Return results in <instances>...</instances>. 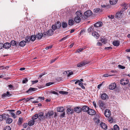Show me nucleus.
Returning a JSON list of instances; mask_svg holds the SVG:
<instances>
[{"instance_id":"nucleus-55","label":"nucleus","mask_w":130,"mask_h":130,"mask_svg":"<svg viewBox=\"0 0 130 130\" xmlns=\"http://www.w3.org/2000/svg\"><path fill=\"white\" fill-rule=\"evenodd\" d=\"M47 36V32H44L42 34V37L43 36L44 37H45Z\"/></svg>"},{"instance_id":"nucleus-57","label":"nucleus","mask_w":130,"mask_h":130,"mask_svg":"<svg viewBox=\"0 0 130 130\" xmlns=\"http://www.w3.org/2000/svg\"><path fill=\"white\" fill-rule=\"evenodd\" d=\"M38 82V80H36L35 81H32V84H35L37 83Z\"/></svg>"},{"instance_id":"nucleus-5","label":"nucleus","mask_w":130,"mask_h":130,"mask_svg":"<svg viewBox=\"0 0 130 130\" xmlns=\"http://www.w3.org/2000/svg\"><path fill=\"white\" fill-rule=\"evenodd\" d=\"M92 13L90 10H88L84 13L86 17H89L92 15Z\"/></svg>"},{"instance_id":"nucleus-19","label":"nucleus","mask_w":130,"mask_h":130,"mask_svg":"<svg viewBox=\"0 0 130 130\" xmlns=\"http://www.w3.org/2000/svg\"><path fill=\"white\" fill-rule=\"evenodd\" d=\"M74 20L76 23H78L80 21L81 19L79 17L76 16L74 18Z\"/></svg>"},{"instance_id":"nucleus-12","label":"nucleus","mask_w":130,"mask_h":130,"mask_svg":"<svg viewBox=\"0 0 130 130\" xmlns=\"http://www.w3.org/2000/svg\"><path fill=\"white\" fill-rule=\"evenodd\" d=\"M61 26V25H58V26H57V25H52V28L53 30H55L59 28Z\"/></svg>"},{"instance_id":"nucleus-27","label":"nucleus","mask_w":130,"mask_h":130,"mask_svg":"<svg viewBox=\"0 0 130 130\" xmlns=\"http://www.w3.org/2000/svg\"><path fill=\"white\" fill-rule=\"evenodd\" d=\"M38 114L37 113L35 114L34 116H33L32 117V120H36L38 118Z\"/></svg>"},{"instance_id":"nucleus-25","label":"nucleus","mask_w":130,"mask_h":130,"mask_svg":"<svg viewBox=\"0 0 130 130\" xmlns=\"http://www.w3.org/2000/svg\"><path fill=\"white\" fill-rule=\"evenodd\" d=\"M113 44L115 46H118L119 44V42L118 41H116L113 42Z\"/></svg>"},{"instance_id":"nucleus-47","label":"nucleus","mask_w":130,"mask_h":130,"mask_svg":"<svg viewBox=\"0 0 130 130\" xmlns=\"http://www.w3.org/2000/svg\"><path fill=\"white\" fill-rule=\"evenodd\" d=\"M8 87L10 88V90H11V89H12L13 88V86L11 84H10L8 86Z\"/></svg>"},{"instance_id":"nucleus-48","label":"nucleus","mask_w":130,"mask_h":130,"mask_svg":"<svg viewBox=\"0 0 130 130\" xmlns=\"http://www.w3.org/2000/svg\"><path fill=\"white\" fill-rule=\"evenodd\" d=\"M88 30L89 32H91L93 31V28L92 27H89L88 29Z\"/></svg>"},{"instance_id":"nucleus-4","label":"nucleus","mask_w":130,"mask_h":130,"mask_svg":"<svg viewBox=\"0 0 130 130\" xmlns=\"http://www.w3.org/2000/svg\"><path fill=\"white\" fill-rule=\"evenodd\" d=\"M87 113L90 115H94L95 114L96 112L94 110L92 109H90L89 108L87 112Z\"/></svg>"},{"instance_id":"nucleus-2","label":"nucleus","mask_w":130,"mask_h":130,"mask_svg":"<svg viewBox=\"0 0 130 130\" xmlns=\"http://www.w3.org/2000/svg\"><path fill=\"white\" fill-rule=\"evenodd\" d=\"M129 82V80L126 78H123L121 80L120 83L122 85H124L127 84Z\"/></svg>"},{"instance_id":"nucleus-44","label":"nucleus","mask_w":130,"mask_h":130,"mask_svg":"<svg viewBox=\"0 0 130 130\" xmlns=\"http://www.w3.org/2000/svg\"><path fill=\"white\" fill-rule=\"evenodd\" d=\"M108 121L110 122V123H112L113 121L112 118L111 117H108Z\"/></svg>"},{"instance_id":"nucleus-23","label":"nucleus","mask_w":130,"mask_h":130,"mask_svg":"<svg viewBox=\"0 0 130 130\" xmlns=\"http://www.w3.org/2000/svg\"><path fill=\"white\" fill-rule=\"evenodd\" d=\"M35 121L32 120L30 121L28 123V124L30 126H31L33 125L35 123Z\"/></svg>"},{"instance_id":"nucleus-21","label":"nucleus","mask_w":130,"mask_h":130,"mask_svg":"<svg viewBox=\"0 0 130 130\" xmlns=\"http://www.w3.org/2000/svg\"><path fill=\"white\" fill-rule=\"evenodd\" d=\"M118 2V0H110L109 2L110 4L112 5H114L116 4Z\"/></svg>"},{"instance_id":"nucleus-61","label":"nucleus","mask_w":130,"mask_h":130,"mask_svg":"<svg viewBox=\"0 0 130 130\" xmlns=\"http://www.w3.org/2000/svg\"><path fill=\"white\" fill-rule=\"evenodd\" d=\"M3 119V117L2 115H0V121H2Z\"/></svg>"},{"instance_id":"nucleus-59","label":"nucleus","mask_w":130,"mask_h":130,"mask_svg":"<svg viewBox=\"0 0 130 130\" xmlns=\"http://www.w3.org/2000/svg\"><path fill=\"white\" fill-rule=\"evenodd\" d=\"M65 115V112H63V113L61 114L60 115V117L62 118H63L64 117Z\"/></svg>"},{"instance_id":"nucleus-13","label":"nucleus","mask_w":130,"mask_h":130,"mask_svg":"<svg viewBox=\"0 0 130 130\" xmlns=\"http://www.w3.org/2000/svg\"><path fill=\"white\" fill-rule=\"evenodd\" d=\"M57 110L58 112H62L64 110V108L62 107H58L57 108Z\"/></svg>"},{"instance_id":"nucleus-42","label":"nucleus","mask_w":130,"mask_h":130,"mask_svg":"<svg viewBox=\"0 0 130 130\" xmlns=\"http://www.w3.org/2000/svg\"><path fill=\"white\" fill-rule=\"evenodd\" d=\"M74 21L72 20H70L69 21V24H73Z\"/></svg>"},{"instance_id":"nucleus-8","label":"nucleus","mask_w":130,"mask_h":130,"mask_svg":"<svg viewBox=\"0 0 130 130\" xmlns=\"http://www.w3.org/2000/svg\"><path fill=\"white\" fill-rule=\"evenodd\" d=\"M74 111L77 113H79L82 111L81 108L79 107H77L74 108Z\"/></svg>"},{"instance_id":"nucleus-20","label":"nucleus","mask_w":130,"mask_h":130,"mask_svg":"<svg viewBox=\"0 0 130 130\" xmlns=\"http://www.w3.org/2000/svg\"><path fill=\"white\" fill-rule=\"evenodd\" d=\"M36 38L37 39H41L42 37V33H38L36 35Z\"/></svg>"},{"instance_id":"nucleus-31","label":"nucleus","mask_w":130,"mask_h":130,"mask_svg":"<svg viewBox=\"0 0 130 130\" xmlns=\"http://www.w3.org/2000/svg\"><path fill=\"white\" fill-rule=\"evenodd\" d=\"M117 67L119 69H124L125 68V66H123L120 64L118 65Z\"/></svg>"},{"instance_id":"nucleus-58","label":"nucleus","mask_w":130,"mask_h":130,"mask_svg":"<svg viewBox=\"0 0 130 130\" xmlns=\"http://www.w3.org/2000/svg\"><path fill=\"white\" fill-rule=\"evenodd\" d=\"M67 36H66L63 38L62 39H61L60 40V41H62L63 40H66L67 38Z\"/></svg>"},{"instance_id":"nucleus-11","label":"nucleus","mask_w":130,"mask_h":130,"mask_svg":"<svg viewBox=\"0 0 130 130\" xmlns=\"http://www.w3.org/2000/svg\"><path fill=\"white\" fill-rule=\"evenodd\" d=\"M89 107L87 106H84L81 108V110H82L83 111L85 112H88Z\"/></svg>"},{"instance_id":"nucleus-63","label":"nucleus","mask_w":130,"mask_h":130,"mask_svg":"<svg viewBox=\"0 0 130 130\" xmlns=\"http://www.w3.org/2000/svg\"><path fill=\"white\" fill-rule=\"evenodd\" d=\"M102 45L101 43L99 42H98L97 43V45L98 46H101Z\"/></svg>"},{"instance_id":"nucleus-1","label":"nucleus","mask_w":130,"mask_h":130,"mask_svg":"<svg viewBox=\"0 0 130 130\" xmlns=\"http://www.w3.org/2000/svg\"><path fill=\"white\" fill-rule=\"evenodd\" d=\"M123 12L122 11H119L117 12L115 15V17L117 19H121L123 17Z\"/></svg>"},{"instance_id":"nucleus-37","label":"nucleus","mask_w":130,"mask_h":130,"mask_svg":"<svg viewBox=\"0 0 130 130\" xmlns=\"http://www.w3.org/2000/svg\"><path fill=\"white\" fill-rule=\"evenodd\" d=\"M54 114V113L53 111H51L48 112L47 114L46 115L47 116L48 115L49 116H51L53 115Z\"/></svg>"},{"instance_id":"nucleus-17","label":"nucleus","mask_w":130,"mask_h":130,"mask_svg":"<svg viewBox=\"0 0 130 130\" xmlns=\"http://www.w3.org/2000/svg\"><path fill=\"white\" fill-rule=\"evenodd\" d=\"M101 127L103 129H106L107 128V126L106 124L103 123H101L100 124Z\"/></svg>"},{"instance_id":"nucleus-24","label":"nucleus","mask_w":130,"mask_h":130,"mask_svg":"<svg viewBox=\"0 0 130 130\" xmlns=\"http://www.w3.org/2000/svg\"><path fill=\"white\" fill-rule=\"evenodd\" d=\"M26 44V42L25 41L23 40L21 41L20 43V46L21 47H23Z\"/></svg>"},{"instance_id":"nucleus-28","label":"nucleus","mask_w":130,"mask_h":130,"mask_svg":"<svg viewBox=\"0 0 130 130\" xmlns=\"http://www.w3.org/2000/svg\"><path fill=\"white\" fill-rule=\"evenodd\" d=\"M94 12L95 13H98L101 11V10L99 8H96L94 10Z\"/></svg>"},{"instance_id":"nucleus-51","label":"nucleus","mask_w":130,"mask_h":130,"mask_svg":"<svg viewBox=\"0 0 130 130\" xmlns=\"http://www.w3.org/2000/svg\"><path fill=\"white\" fill-rule=\"evenodd\" d=\"M103 23L101 21H99L96 23L94 24H102Z\"/></svg>"},{"instance_id":"nucleus-30","label":"nucleus","mask_w":130,"mask_h":130,"mask_svg":"<svg viewBox=\"0 0 130 130\" xmlns=\"http://www.w3.org/2000/svg\"><path fill=\"white\" fill-rule=\"evenodd\" d=\"M30 38L31 40L32 41H34L36 39V36L35 35H32L31 36Z\"/></svg>"},{"instance_id":"nucleus-35","label":"nucleus","mask_w":130,"mask_h":130,"mask_svg":"<svg viewBox=\"0 0 130 130\" xmlns=\"http://www.w3.org/2000/svg\"><path fill=\"white\" fill-rule=\"evenodd\" d=\"M100 41L102 43H105L106 42V40L105 38L104 37L101 38Z\"/></svg>"},{"instance_id":"nucleus-16","label":"nucleus","mask_w":130,"mask_h":130,"mask_svg":"<svg viewBox=\"0 0 130 130\" xmlns=\"http://www.w3.org/2000/svg\"><path fill=\"white\" fill-rule=\"evenodd\" d=\"M67 112L69 115L72 114L73 112V110L72 109L68 108L67 110Z\"/></svg>"},{"instance_id":"nucleus-22","label":"nucleus","mask_w":130,"mask_h":130,"mask_svg":"<svg viewBox=\"0 0 130 130\" xmlns=\"http://www.w3.org/2000/svg\"><path fill=\"white\" fill-rule=\"evenodd\" d=\"M104 104L103 101L101 100H99L98 101V105L99 106L101 107H102L104 106Z\"/></svg>"},{"instance_id":"nucleus-38","label":"nucleus","mask_w":130,"mask_h":130,"mask_svg":"<svg viewBox=\"0 0 130 130\" xmlns=\"http://www.w3.org/2000/svg\"><path fill=\"white\" fill-rule=\"evenodd\" d=\"M25 40L27 42H29L31 40L29 36H27L26 37Z\"/></svg>"},{"instance_id":"nucleus-34","label":"nucleus","mask_w":130,"mask_h":130,"mask_svg":"<svg viewBox=\"0 0 130 130\" xmlns=\"http://www.w3.org/2000/svg\"><path fill=\"white\" fill-rule=\"evenodd\" d=\"M59 93L60 94H67L68 93V92L62 91H59Z\"/></svg>"},{"instance_id":"nucleus-29","label":"nucleus","mask_w":130,"mask_h":130,"mask_svg":"<svg viewBox=\"0 0 130 130\" xmlns=\"http://www.w3.org/2000/svg\"><path fill=\"white\" fill-rule=\"evenodd\" d=\"M12 121V120L11 118L7 119L6 121L7 123L8 124L11 123Z\"/></svg>"},{"instance_id":"nucleus-43","label":"nucleus","mask_w":130,"mask_h":130,"mask_svg":"<svg viewBox=\"0 0 130 130\" xmlns=\"http://www.w3.org/2000/svg\"><path fill=\"white\" fill-rule=\"evenodd\" d=\"M3 130H11V128L9 126H7L4 128Z\"/></svg>"},{"instance_id":"nucleus-18","label":"nucleus","mask_w":130,"mask_h":130,"mask_svg":"<svg viewBox=\"0 0 130 130\" xmlns=\"http://www.w3.org/2000/svg\"><path fill=\"white\" fill-rule=\"evenodd\" d=\"M92 35L96 39L98 38L99 35V34L96 32H94L92 34Z\"/></svg>"},{"instance_id":"nucleus-33","label":"nucleus","mask_w":130,"mask_h":130,"mask_svg":"<svg viewBox=\"0 0 130 130\" xmlns=\"http://www.w3.org/2000/svg\"><path fill=\"white\" fill-rule=\"evenodd\" d=\"M11 44L13 46H15L16 45L17 42L16 41L12 40V41L11 42Z\"/></svg>"},{"instance_id":"nucleus-45","label":"nucleus","mask_w":130,"mask_h":130,"mask_svg":"<svg viewBox=\"0 0 130 130\" xmlns=\"http://www.w3.org/2000/svg\"><path fill=\"white\" fill-rule=\"evenodd\" d=\"M28 81V80L27 78H25L22 81V83L23 84H25L27 83Z\"/></svg>"},{"instance_id":"nucleus-39","label":"nucleus","mask_w":130,"mask_h":130,"mask_svg":"<svg viewBox=\"0 0 130 130\" xmlns=\"http://www.w3.org/2000/svg\"><path fill=\"white\" fill-rule=\"evenodd\" d=\"M66 72L68 74V76H70L73 74V72L72 71H70V72L69 71H66Z\"/></svg>"},{"instance_id":"nucleus-36","label":"nucleus","mask_w":130,"mask_h":130,"mask_svg":"<svg viewBox=\"0 0 130 130\" xmlns=\"http://www.w3.org/2000/svg\"><path fill=\"white\" fill-rule=\"evenodd\" d=\"M114 130H119V128L118 126L117 125H115L113 127Z\"/></svg>"},{"instance_id":"nucleus-6","label":"nucleus","mask_w":130,"mask_h":130,"mask_svg":"<svg viewBox=\"0 0 130 130\" xmlns=\"http://www.w3.org/2000/svg\"><path fill=\"white\" fill-rule=\"evenodd\" d=\"M116 85L115 83L111 84L109 86V89L111 90H113L115 89L116 87Z\"/></svg>"},{"instance_id":"nucleus-54","label":"nucleus","mask_w":130,"mask_h":130,"mask_svg":"<svg viewBox=\"0 0 130 130\" xmlns=\"http://www.w3.org/2000/svg\"><path fill=\"white\" fill-rule=\"evenodd\" d=\"M52 45H50L49 46L45 48V49L47 50L48 49H51L52 47Z\"/></svg>"},{"instance_id":"nucleus-53","label":"nucleus","mask_w":130,"mask_h":130,"mask_svg":"<svg viewBox=\"0 0 130 130\" xmlns=\"http://www.w3.org/2000/svg\"><path fill=\"white\" fill-rule=\"evenodd\" d=\"M113 75H109L108 74H104L103 75V77H107L108 76H112Z\"/></svg>"},{"instance_id":"nucleus-32","label":"nucleus","mask_w":130,"mask_h":130,"mask_svg":"<svg viewBox=\"0 0 130 130\" xmlns=\"http://www.w3.org/2000/svg\"><path fill=\"white\" fill-rule=\"evenodd\" d=\"M44 97H41L40 96L37 99V100L39 101V102L41 101H42V100H43L44 99Z\"/></svg>"},{"instance_id":"nucleus-60","label":"nucleus","mask_w":130,"mask_h":130,"mask_svg":"<svg viewBox=\"0 0 130 130\" xmlns=\"http://www.w3.org/2000/svg\"><path fill=\"white\" fill-rule=\"evenodd\" d=\"M108 17L110 19H113L114 18V16L113 15H109V16H108Z\"/></svg>"},{"instance_id":"nucleus-14","label":"nucleus","mask_w":130,"mask_h":130,"mask_svg":"<svg viewBox=\"0 0 130 130\" xmlns=\"http://www.w3.org/2000/svg\"><path fill=\"white\" fill-rule=\"evenodd\" d=\"M54 31L52 29H49L47 32V35L48 36L52 35L53 34Z\"/></svg>"},{"instance_id":"nucleus-52","label":"nucleus","mask_w":130,"mask_h":130,"mask_svg":"<svg viewBox=\"0 0 130 130\" xmlns=\"http://www.w3.org/2000/svg\"><path fill=\"white\" fill-rule=\"evenodd\" d=\"M83 50V48H80V49H78L76 51V52L79 53L81 52Z\"/></svg>"},{"instance_id":"nucleus-46","label":"nucleus","mask_w":130,"mask_h":130,"mask_svg":"<svg viewBox=\"0 0 130 130\" xmlns=\"http://www.w3.org/2000/svg\"><path fill=\"white\" fill-rule=\"evenodd\" d=\"M79 85L83 89H85V87L83 85V83H81Z\"/></svg>"},{"instance_id":"nucleus-64","label":"nucleus","mask_w":130,"mask_h":130,"mask_svg":"<svg viewBox=\"0 0 130 130\" xmlns=\"http://www.w3.org/2000/svg\"><path fill=\"white\" fill-rule=\"evenodd\" d=\"M57 58H55L54 59H53L52 60H51V63H52L53 62H54L55 60H56L57 59Z\"/></svg>"},{"instance_id":"nucleus-3","label":"nucleus","mask_w":130,"mask_h":130,"mask_svg":"<svg viewBox=\"0 0 130 130\" xmlns=\"http://www.w3.org/2000/svg\"><path fill=\"white\" fill-rule=\"evenodd\" d=\"M111 114V111L108 109H106L104 112V115L106 117H110Z\"/></svg>"},{"instance_id":"nucleus-15","label":"nucleus","mask_w":130,"mask_h":130,"mask_svg":"<svg viewBox=\"0 0 130 130\" xmlns=\"http://www.w3.org/2000/svg\"><path fill=\"white\" fill-rule=\"evenodd\" d=\"M89 63V62H88L87 63L86 62L80 63H78L77 64V66L78 67H81L82 66H84L86 64L88 63Z\"/></svg>"},{"instance_id":"nucleus-41","label":"nucleus","mask_w":130,"mask_h":130,"mask_svg":"<svg viewBox=\"0 0 130 130\" xmlns=\"http://www.w3.org/2000/svg\"><path fill=\"white\" fill-rule=\"evenodd\" d=\"M123 8L124 10L126 9L127 8V4H124L123 5Z\"/></svg>"},{"instance_id":"nucleus-26","label":"nucleus","mask_w":130,"mask_h":130,"mask_svg":"<svg viewBox=\"0 0 130 130\" xmlns=\"http://www.w3.org/2000/svg\"><path fill=\"white\" fill-rule=\"evenodd\" d=\"M76 14L77 17H81L82 16V13L80 11H78L76 12Z\"/></svg>"},{"instance_id":"nucleus-10","label":"nucleus","mask_w":130,"mask_h":130,"mask_svg":"<svg viewBox=\"0 0 130 130\" xmlns=\"http://www.w3.org/2000/svg\"><path fill=\"white\" fill-rule=\"evenodd\" d=\"M3 47L5 48H9L11 47V44L8 42L5 43L3 45Z\"/></svg>"},{"instance_id":"nucleus-50","label":"nucleus","mask_w":130,"mask_h":130,"mask_svg":"<svg viewBox=\"0 0 130 130\" xmlns=\"http://www.w3.org/2000/svg\"><path fill=\"white\" fill-rule=\"evenodd\" d=\"M10 113L12 116V117H13L14 118H16V117L15 115V114L13 112H10Z\"/></svg>"},{"instance_id":"nucleus-40","label":"nucleus","mask_w":130,"mask_h":130,"mask_svg":"<svg viewBox=\"0 0 130 130\" xmlns=\"http://www.w3.org/2000/svg\"><path fill=\"white\" fill-rule=\"evenodd\" d=\"M36 88H29V89H28V90L27 91V92H28L29 91H35L36 90Z\"/></svg>"},{"instance_id":"nucleus-49","label":"nucleus","mask_w":130,"mask_h":130,"mask_svg":"<svg viewBox=\"0 0 130 130\" xmlns=\"http://www.w3.org/2000/svg\"><path fill=\"white\" fill-rule=\"evenodd\" d=\"M28 124L27 123H24L23 125V127L24 128H26L28 125Z\"/></svg>"},{"instance_id":"nucleus-62","label":"nucleus","mask_w":130,"mask_h":130,"mask_svg":"<svg viewBox=\"0 0 130 130\" xmlns=\"http://www.w3.org/2000/svg\"><path fill=\"white\" fill-rule=\"evenodd\" d=\"M105 50H108L109 49H112V48L111 47H106L105 48Z\"/></svg>"},{"instance_id":"nucleus-9","label":"nucleus","mask_w":130,"mask_h":130,"mask_svg":"<svg viewBox=\"0 0 130 130\" xmlns=\"http://www.w3.org/2000/svg\"><path fill=\"white\" fill-rule=\"evenodd\" d=\"M101 99L103 100H105L108 98V95L105 93H103L101 95Z\"/></svg>"},{"instance_id":"nucleus-7","label":"nucleus","mask_w":130,"mask_h":130,"mask_svg":"<svg viewBox=\"0 0 130 130\" xmlns=\"http://www.w3.org/2000/svg\"><path fill=\"white\" fill-rule=\"evenodd\" d=\"M100 116L99 115H96L93 119L94 122L96 123L100 122V120L99 119Z\"/></svg>"},{"instance_id":"nucleus-56","label":"nucleus","mask_w":130,"mask_h":130,"mask_svg":"<svg viewBox=\"0 0 130 130\" xmlns=\"http://www.w3.org/2000/svg\"><path fill=\"white\" fill-rule=\"evenodd\" d=\"M51 93L54 94H57V95L58 94V93L57 92H56L55 91H52L51 92Z\"/></svg>"}]
</instances>
